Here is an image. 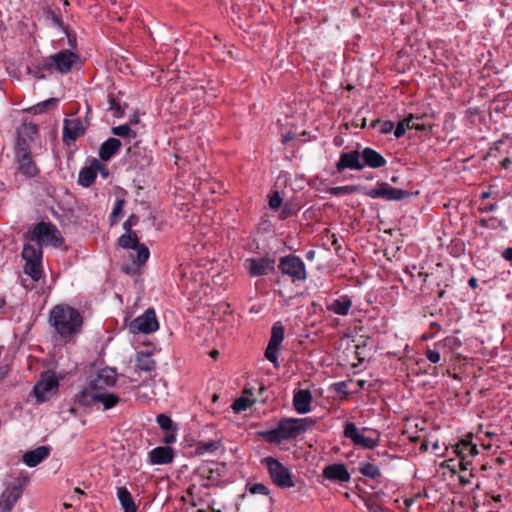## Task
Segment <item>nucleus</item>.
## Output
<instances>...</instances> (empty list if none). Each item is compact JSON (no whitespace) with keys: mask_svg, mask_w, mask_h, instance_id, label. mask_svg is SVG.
I'll list each match as a JSON object with an SVG mask.
<instances>
[{"mask_svg":"<svg viewBox=\"0 0 512 512\" xmlns=\"http://www.w3.org/2000/svg\"><path fill=\"white\" fill-rule=\"evenodd\" d=\"M49 324L61 339L68 342L81 332L83 318L71 306L56 305L49 313Z\"/></svg>","mask_w":512,"mask_h":512,"instance_id":"f257e3e1","label":"nucleus"},{"mask_svg":"<svg viewBox=\"0 0 512 512\" xmlns=\"http://www.w3.org/2000/svg\"><path fill=\"white\" fill-rule=\"evenodd\" d=\"M386 159L371 147L361 148L357 145V149L344 152L340 155L336 163L337 172L341 173L346 169L361 171L365 167L378 169L386 165Z\"/></svg>","mask_w":512,"mask_h":512,"instance_id":"f03ea898","label":"nucleus"},{"mask_svg":"<svg viewBox=\"0 0 512 512\" xmlns=\"http://www.w3.org/2000/svg\"><path fill=\"white\" fill-rule=\"evenodd\" d=\"M315 421L310 418H283L274 429L261 433L270 443L279 444L283 440L295 439L300 434L314 426Z\"/></svg>","mask_w":512,"mask_h":512,"instance_id":"7ed1b4c3","label":"nucleus"},{"mask_svg":"<svg viewBox=\"0 0 512 512\" xmlns=\"http://www.w3.org/2000/svg\"><path fill=\"white\" fill-rule=\"evenodd\" d=\"M30 240L36 241L40 248L43 244L59 247L63 242V238L57 227L47 222H40L32 228L30 231Z\"/></svg>","mask_w":512,"mask_h":512,"instance_id":"20e7f679","label":"nucleus"},{"mask_svg":"<svg viewBox=\"0 0 512 512\" xmlns=\"http://www.w3.org/2000/svg\"><path fill=\"white\" fill-rule=\"evenodd\" d=\"M22 258L25 261L24 272L34 281L42 277V248L32 244H25L22 250Z\"/></svg>","mask_w":512,"mask_h":512,"instance_id":"39448f33","label":"nucleus"},{"mask_svg":"<svg viewBox=\"0 0 512 512\" xmlns=\"http://www.w3.org/2000/svg\"><path fill=\"white\" fill-rule=\"evenodd\" d=\"M263 462L266 464L269 476L276 486L282 489L295 486L290 469L284 466L279 460L269 456L264 458Z\"/></svg>","mask_w":512,"mask_h":512,"instance_id":"423d86ee","label":"nucleus"},{"mask_svg":"<svg viewBox=\"0 0 512 512\" xmlns=\"http://www.w3.org/2000/svg\"><path fill=\"white\" fill-rule=\"evenodd\" d=\"M116 370L105 367L91 376L87 386L79 393L78 397L96 393V391H106L116 383Z\"/></svg>","mask_w":512,"mask_h":512,"instance_id":"0eeeda50","label":"nucleus"},{"mask_svg":"<svg viewBox=\"0 0 512 512\" xmlns=\"http://www.w3.org/2000/svg\"><path fill=\"white\" fill-rule=\"evenodd\" d=\"M362 194L371 199H383L385 201H402L410 197L411 192L408 190L391 187L387 182H377L376 186L371 189L362 191Z\"/></svg>","mask_w":512,"mask_h":512,"instance_id":"6e6552de","label":"nucleus"},{"mask_svg":"<svg viewBox=\"0 0 512 512\" xmlns=\"http://www.w3.org/2000/svg\"><path fill=\"white\" fill-rule=\"evenodd\" d=\"M117 244L119 247L124 249H135L137 250L136 259H133V264L138 268L145 264L149 258L150 252L146 245L139 242V238L136 232H125L118 238ZM134 258V255H131Z\"/></svg>","mask_w":512,"mask_h":512,"instance_id":"1a4fd4ad","label":"nucleus"},{"mask_svg":"<svg viewBox=\"0 0 512 512\" xmlns=\"http://www.w3.org/2000/svg\"><path fill=\"white\" fill-rule=\"evenodd\" d=\"M277 267L283 275L289 276L293 282L304 281L307 278L305 264L298 256L287 255L281 257Z\"/></svg>","mask_w":512,"mask_h":512,"instance_id":"9d476101","label":"nucleus"},{"mask_svg":"<svg viewBox=\"0 0 512 512\" xmlns=\"http://www.w3.org/2000/svg\"><path fill=\"white\" fill-rule=\"evenodd\" d=\"M276 259L273 255L266 254L263 257L247 258L244 268L251 277L265 276L275 271Z\"/></svg>","mask_w":512,"mask_h":512,"instance_id":"9b49d317","label":"nucleus"},{"mask_svg":"<svg viewBox=\"0 0 512 512\" xmlns=\"http://www.w3.org/2000/svg\"><path fill=\"white\" fill-rule=\"evenodd\" d=\"M15 157L18 164V170L26 177H34L38 169L32 159L31 151L25 140H18L15 149Z\"/></svg>","mask_w":512,"mask_h":512,"instance_id":"f8f14e48","label":"nucleus"},{"mask_svg":"<svg viewBox=\"0 0 512 512\" xmlns=\"http://www.w3.org/2000/svg\"><path fill=\"white\" fill-rule=\"evenodd\" d=\"M58 379L52 372H45L34 386V394L38 402L49 400L58 391Z\"/></svg>","mask_w":512,"mask_h":512,"instance_id":"ddd939ff","label":"nucleus"},{"mask_svg":"<svg viewBox=\"0 0 512 512\" xmlns=\"http://www.w3.org/2000/svg\"><path fill=\"white\" fill-rule=\"evenodd\" d=\"M79 55L70 51L62 50L54 55L49 56L45 61V67H55L62 74L69 73L74 64L79 61Z\"/></svg>","mask_w":512,"mask_h":512,"instance_id":"4468645a","label":"nucleus"},{"mask_svg":"<svg viewBox=\"0 0 512 512\" xmlns=\"http://www.w3.org/2000/svg\"><path fill=\"white\" fill-rule=\"evenodd\" d=\"M159 327L156 314L153 309H147L142 315L136 317L129 324V330L133 334H149Z\"/></svg>","mask_w":512,"mask_h":512,"instance_id":"2eb2a0df","label":"nucleus"},{"mask_svg":"<svg viewBox=\"0 0 512 512\" xmlns=\"http://www.w3.org/2000/svg\"><path fill=\"white\" fill-rule=\"evenodd\" d=\"M343 434L346 438L350 439L356 446H361L365 449L370 450L378 446V439H372L361 434L359 429L353 422L345 423Z\"/></svg>","mask_w":512,"mask_h":512,"instance_id":"dca6fc26","label":"nucleus"},{"mask_svg":"<svg viewBox=\"0 0 512 512\" xmlns=\"http://www.w3.org/2000/svg\"><path fill=\"white\" fill-rule=\"evenodd\" d=\"M322 475L325 479L345 483L350 481V473L343 463H333L324 467Z\"/></svg>","mask_w":512,"mask_h":512,"instance_id":"f3484780","label":"nucleus"},{"mask_svg":"<svg viewBox=\"0 0 512 512\" xmlns=\"http://www.w3.org/2000/svg\"><path fill=\"white\" fill-rule=\"evenodd\" d=\"M79 401L83 404H88L89 402H100L103 404L104 409L107 410L118 404L119 397L106 391H96V393L93 394L80 396Z\"/></svg>","mask_w":512,"mask_h":512,"instance_id":"a211bd4d","label":"nucleus"},{"mask_svg":"<svg viewBox=\"0 0 512 512\" xmlns=\"http://www.w3.org/2000/svg\"><path fill=\"white\" fill-rule=\"evenodd\" d=\"M84 134L83 123L80 118L66 119L63 126V141L67 144L76 141Z\"/></svg>","mask_w":512,"mask_h":512,"instance_id":"6ab92c4d","label":"nucleus"},{"mask_svg":"<svg viewBox=\"0 0 512 512\" xmlns=\"http://www.w3.org/2000/svg\"><path fill=\"white\" fill-rule=\"evenodd\" d=\"M22 490L16 485L8 486L0 496V512H11L21 497Z\"/></svg>","mask_w":512,"mask_h":512,"instance_id":"aec40b11","label":"nucleus"},{"mask_svg":"<svg viewBox=\"0 0 512 512\" xmlns=\"http://www.w3.org/2000/svg\"><path fill=\"white\" fill-rule=\"evenodd\" d=\"M173 458V449L169 446H158L149 452V462L153 465L169 464Z\"/></svg>","mask_w":512,"mask_h":512,"instance_id":"412c9836","label":"nucleus"},{"mask_svg":"<svg viewBox=\"0 0 512 512\" xmlns=\"http://www.w3.org/2000/svg\"><path fill=\"white\" fill-rule=\"evenodd\" d=\"M312 394L309 390L301 389L295 392L293 397L294 409L300 413L305 414L311 411Z\"/></svg>","mask_w":512,"mask_h":512,"instance_id":"4be33fe9","label":"nucleus"},{"mask_svg":"<svg viewBox=\"0 0 512 512\" xmlns=\"http://www.w3.org/2000/svg\"><path fill=\"white\" fill-rule=\"evenodd\" d=\"M49 448L46 446L37 447L34 450L26 452L22 460L29 467H35L49 456Z\"/></svg>","mask_w":512,"mask_h":512,"instance_id":"5701e85b","label":"nucleus"},{"mask_svg":"<svg viewBox=\"0 0 512 512\" xmlns=\"http://www.w3.org/2000/svg\"><path fill=\"white\" fill-rule=\"evenodd\" d=\"M121 148V141L117 138H109L102 143L99 149V158L102 161L110 160Z\"/></svg>","mask_w":512,"mask_h":512,"instance_id":"b1692460","label":"nucleus"},{"mask_svg":"<svg viewBox=\"0 0 512 512\" xmlns=\"http://www.w3.org/2000/svg\"><path fill=\"white\" fill-rule=\"evenodd\" d=\"M352 306V301L349 296L344 295L335 299L327 308L329 311L341 316L348 314Z\"/></svg>","mask_w":512,"mask_h":512,"instance_id":"393cba45","label":"nucleus"},{"mask_svg":"<svg viewBox=\"0 0 512 512\" xmlns=\"http://www.w3.org/2000/svg\"><path fill=\"white\" fill-rule=\"evenodd\" d=\"M117 497L123 512H136V505L132 499L131 493L126 487H119L117 489Z\"/></svg>","mask_w":512,"mask_h":512,"instance_id":"a878e982","label":"nucleus"},{"mask_svg":"<svg viewBox=\"0 0 512 512\" xmlns=\"http://www.w3.org/2000/svg\"><path fill=\"white\" fill-rule=\"evenodd\" d=\"M136 367L144 372H150L155 368V361L150 353L140 352L136 357Z\"/></svg>","mask_w":512,"mask_h":512,"instance_id":"bb28decb","label":"nucleus"},{"mask_svg":"<svg viewBox=\"0 0 512 512\" xmlns=\"http://www.w3.org/2000/svg\"><path fill=\"white\" fill-rule=\"evenodd\" d=\"M96 178V169L93 163L89 167H84L79 172L78 183L83 187H89Z\"/></svg>","mask_w":512,"mask_h":512,"instance_id":"cd10ccee","label":"nucleus"},{"mask_svg":"<svg viewBox=\"0 0 512 512\" xmlns=\"http://www.w3.org/2000/svg\"><path fill=\"white\" fill-rule=\"evenodd\" d=\"M456 453L457 455H463L467 458L475 456L478 454V449L475 444H473L471 441L468 440H462L459 444L456 446Z\"/></svg>","mask_w":512,"mask_h":512,"instance_id":"c85d7f7f","label":"nucleus"},{"mask_svg":"<svg viewBox=\"0 0 512 512\" xmlns=\"http://www.w3.org/2000/svg\"><path fill=\"white\" fill-rule=\"evenodd\" d=\"M364 190V187L360 185H345V186H337L331 187L328 189V193L333 196H341L346 194H352L356 192H361Z\"/></svg>","mask_w":512,"mask_h":512,"instance_id":"c756f323","label":"nucleus"},{"mask_svg":"<svg viewBox=\"0 0 512 512\" xmlns=\"http://www.w3.org/2000/svg\"><path fill=\"white\" fill-rule=\"evenodd\" d=\"M358 470L363 476L373 480L381 476L380 469L370 462L360 463Z\"/></svg>","mask_w":512,"mask_h":512,"instance_id":"7c9ffc66","label":"nucleus"},{"mask_svg":"<svg viewBox=\"0 0 512 512\" xmlns=\"http://www.w3.org/2000/svg\"><path fill=\"white\" fill-rule=\"evenodd\" d=\"M285 330L280 322H276L271 330V337L268 343L273 345L281 346L284 339Z\"/></svg>","mask_w":512,"mask_h":512,"instance_id":"2f4dec72","label":"nucleus"},{"mask_svg":"<svg viewBox=\"0 0 512 512\" xmlns=\"http://www.w3.org/2000/svg\"><path fill=\"white\" fill-rule=\"evenodd\" d=\"M414 119V115L409 114L407 117L397 123L393 129L396 139H400L405 135L406 129H409V123H411Z\"/></svg>","mask_w":512,"mask_h":512,"instance_id":"473e14b6","label":"nucleus"},{"mask_svg":"<svg viewBox=\"0 0 512 512\" xmlns=\"http://www.w3.org/2000/svg\"><path fill=\"white\" fill-rule=\"evenodd\" d=\"M415 119L409 123V129H415L418 131H428L431 130V124L425 122L426 114H422L420 116H415Z\"/></svg>","mask_w":512,"mask_h":512,"instance_id":"72a5a7b5","label":"nucleus"},{"mask_svg":"<svg viewBox=\"0 0 512 512\" xmlns=\"http://www.w3.org/2000/svg\"><path fill=\"white\" fill-rule=\"evenodd\" d=\"M111 132L113 135L123 138H136V132L130 128L129 124L113 127Z\"/></svg>","mask_w":512,"mask_h":512,"instance_id":"f704fd0d","label":"nucleus"},{"mask_svg":"<svg viewBox=\"0 0 512 512\" xmlns=\"http://www.w3.org/2000/svg\"><path fill=\"white\" fill-rule=\"evenodd\" d=\"M44 15L46 19L50 20L54 26L58 27L60 30L64 29L65 25L61 19V16L57 14L53 9L46 7L44 10Z\"/></svg>","mask_w":512,"mask_h":512,"instance_id":"c9c22d12","label":"nucleus"},{"mask_svg":"<svg viewBox=\"0 0 512 512\" xmlns=\"http://www.w3.org/2000/svg\"><path fill=\"white\" fill-rule=\"evenodd\" d=\"M280 346L273 345L271 343H268L266 350H265V357L267 360H269L275 368L279 367L277 352L279 350Z\"/></svg>","mask_w":512,"mask_h":512,"instance_id":"e433bc0d","label":"nucleus"},{"mask_svg":"<svg viewBox=\"0 0 512 512\" xmlns=\"http://www.w3.org/2000/svg\"><path fill=\"white\" fill-rule=\"evenodd\" d=\"M254 401L245 398V397H239L237 398L234 403L232 404L231 408L235 413H240L243 411H246Z\"/></svg>","mask_w":512,"mask_h":512,"instance_id":"4c0bfd02","label":"nucleus"},{"mask_svg":"<svg viewBox=\"0 0 512 512\" xmlns=\"http://www.w3.org/2000/svg\"><path fill=\"white\" fill-rule=\"evenodd\" d=\"M124 204H125V200L124 199H117L116 200L114 208H113V210H112V212L110 214V224L112 226L117 224V222H118L117 217L122 213Z\"/></svg>","mask_w":512,"mask_h":512,"instance_id":"58836bf2","label":"nucleus"},{"mask_svg":"<svg viewBox=\"0 0 512 512\" xmlns=\"http://www.w3.org/2000/svg\"><path fill=\"white\" fill-rule=\"evenodd\" d=\"M157 423L158 425L166 431H175L176 427H174L173 421L171 418L165 414H160L157 416Z\"/></svg>","mask_w":512,"mask_h":512,"instance_id":"ea45409f","label":"nucleus"},{"mask_svg":"<svg viewBox=\"0 0 512 512\" xmlns=\"http://www.w3.org/2000/svg\"><path fill=\"white\" fill-rule=\"evenodd\" d=\"M109 110H111L113 115L117 118L122 117L124 114L120 103L112 96L109 97Z\"/></svg>","mask_w":512,"mask_h":512,"instance_id":"a19ab883","label":"nucleus"},{"mask_svg":"<svg viewBox=\"0 0 512 512\" xmlns=\"http://www.w3.org/2000/svg\"><path fill=\"white\" fill-rule=\"evenodd\" d=\"M282 198L278 191H274L269 197V206L273 210H277L282 205Z\"/></svg>","mask_w":512,"mask_h":512,"instance_id":"79ce46f5","label":"nucleus"},{"mask_svg":"<svg viewBox=\"0 0 512 512\" xmlns=\"http://www.w3.org/2000/svg\"><path fill=\"white\" fill-rule=\"evenodd\" d=\"M139 222V217L135 214H132L128 217V219L123 223V229L125 232H135L133 227L136 226Z\"/></svg>","mask_w":512,"mask_h":512,"instance_id":"37998d69","label":"nucleus"},{"mask_svg":"<svg viewBox=\"0 0 512 512\" xmlns=\"http://www.w3.org/2000/svg\"><path fill=\"white\" fill-rule=\"evenodd\" d=\"M57 103H58V99L57 98H50L48 100H45V101L37 104L35 106V111L41 113L45 109H47L49 107H55Z\"/></svg>","mask_w":512,"mask_h":512,"instance_id":"c03bdc74","label":"nucleus"},{"mask_svg":"<svg viewBox=\"0 0 512 512\" xmlns=\"http://www.w3.org/2000/svg\"><path fill=\"white\" fill-rule=\"evenodd\" d=\"M296 213V209L292 204L285 203L280 212V219L285 220Z\"/></svg>","mask_w":512,"mask_h":512,"instance_id":"a18cd8bd","label":"nucleus"},{"mask_svg":"<svg viewBox=\"0 0 512 512\" xmlns=\"http://www.w3.org/2000/svg\"><path fill=\"white\" fill-rule=\"evenodd\" d=\"M249 491L251 494H262V495H268L269 489L267 486H265L262 483H255L252 484L249 488Z\"/></svg>","mask_w":512,"mask_h":512,"instance_id":"49530a36","label":"nucleus"},{"mask_svg":"<svg viewBox=\"0 0 512 512\" xmlns=\"http://www.w3.org/2000/svg\"><path fill=\"white\" fill-rule=\"evenodd\" d=\"M425 356L431 363L434 364L439 363L441 360L440 352L434 349H426Z\"/></svg>","mask_w":512,"mask_h":512,"instance_id":"de8ad7c7","label":"nucleus"},{"mask_svg":"<svg viewBox=\"0 0 512 512\" xmlns=\"http://www.w3.org/2000/svg\"><path fill=\"white\" fill-rule=\"evenodd\" d=\"M348 383L346 381H340L333 384L334 391L338 394H342L345 397H348L349 393L347 391Z\"/></svg>","mask_w":512,"mask_h":512,"instance_id":"09e8293b","label":"nucleus"},{"mask_svg":"<svg viewBox=\"0 0 512 512\" xmlns=\"http://www.w3.org/2000/svg\"><path fill=\"white\" fill-rule=\"evenodd\" d=\"M67 36L68 38V45L71 47V48H76L77 46V41H76V34L71 32L67 26L64 27V29H61Z\"/></svg>","mask_w":512,"mask_h":512,"instance_id":"8fccbe9b","label":"nucleus"},{"mask_svg":"<svg viewBox=\"0 0 512 512\" xmlns=\"http://www.w3.org/2000/svg\"><path fill=\"white\" fill-rule=\"evenodd\" d=\"M365 505L367 507V509L370 511V512H382L383 509L381 507L380 504H378L375 500H373L372 498H369L368 500L365 501Z\"/></svg>","mask_w":512,"mask_h":512,"instance_id":"3c124183","label":"nucleus"},{"mask_svg":"<svg viewBox=\"0 0 512 512\" xmlns=\"http://www.w3.org/2000/svg\"><path fill=\"white\" fill-rule=\"evenodd\" d=\"M92 163H93V166L96 169V173L99 171L103 178H107L108 177L109 169L107 168V166L100 164L98 162V160H96V159Z\"/></svg>","mask_w":512,"mask_h":512,"instance_id":"603ef678","label":"nucleus"},{"mask_svg":"<svg viewBox=\"0 0 512 512\" xmlns=\"http://www.w3.org/2000/svg\"><path fill=\"white\" fill-rule=\"evenodd\" d=\"M395 124L391 120L384 121L381 125L380 132L382 134H388L393 131Z\"/></svg>","mask_w":512,"mask_h":512,"instance_id":"864d4df0","label":"nucleus"},{"mask_svg":"<svg viewBox=\"0 0 512 512\" xmlns=\"http://www.w3.org/2000/svg\"><path fill=\"white\" fill-rule=\"evenodd\" d=\"M460 459L459 467L461 471H465L468 469V466L471 464V461L463 455H457Z\"/></svg>","mask_w":512,"mask_h":512,"instance_id":"5fc2aeb1","label":"nucleus"},{"mask_svg":"<svg viewBox=\"0 0 512 512\" xmlns=\"http://www.w3.org/2000/svg\"><path fill=\"white\" fill-rule=\"evenodd\" d=\"M501 257L512 266V247H507L501 252Z\"/></svg>","mask_w":512,"mask_h":512,"instance_id":"6e6d98bb","label":"nucleus"},{"mask_svg":"<svg viewBox=\"0 0 512 512\" xmlns=\"http://www.w3.org/2000/svg\"><path fill=\"white\" fill-rule=\"evenodd\" d=\"M295 137L296 133L289 131L282 136V143L287 144L288 142L292 141Z\"/></svg>","mask_w":512,"mask_h":512,"instance_id":"4d7b16f0","label":"nucleus"},{"mask_svg":"<svg viewBox=\"0 0 512 512\" xmlns=\"http://www.w3.org/2000/svg\"><path fill=\"white\" fill-rule=\"evenodd\" d=\"M175 440H176L175 434L174 433H169V434L165 435V437L163 439V442L165 444H171V443L175 442Z\"/></svg>","mask_w":512,"mask_h":512,"instance_id":"13d9d810","label":"nucleus"},{"mask_svg":"<svg viewBox=\"0 0 512 512\" xmlns=\"http://www.w3.org/2000/svg\"><path fill=\"white\" fill-rule=\"evenodd\" d=\"M204 448L208 451H214L218 448V443H216V442L205 443Z\"/></svg>","mask_w":512,"mask_h":512,"instance_id":"bf43d9fd","label":"nucleus"},{"mask_svg":"<svg viewBox=\"0 0 512 512\" xmlns=\"http://www.w3.org/2000/svg\"><path fill=\"white\" fill-rule=\"evenodd\" d=\"M502 168L504 169H508L510 167V164H511V160L510 158L506 157L504 158L501 162H500Z\"/></svg>","mask_w":512,"mask_h":512,"instance_id":"052dcab7","label":"nucleus"},{"mask_svg":"<svg viewBox=\"0 0 512 512\" xmlns=\"http://www.w3.org/2000/svg\"><path fill=\"white\" fill-rule=\"evenodd\" d=\"M468 285L469 287H471L472 289H475L477 288L478 286V281L475 277H471L469 280H468Z\"/></svg>","mask_w":512,"mask_h":512,"instance_id":"680f3d73","label":"nucleus"},{"mask_svg":"<svg viewBox=\"0 0 512 512\" xmlns=\"http://www.w3.org/2000/svg\"><path fill=\"white\" fill-rule=\"evenodd\" d=\"M352 125H355L356 127L364 128L366 126V119L361 118L360 123H358V121H353Z\"/></svg>","mask_w":512,"mask_h":512,"instance_id":"e2e57ef3","label":"nucleus"},{"mask_svg":"<svg viewBox=\"0 0 512 512\" xmlns=\"http://www.w3.org/2000/svg\"><path fill=\"white\" fill-rule=\"evenodd\" d=\"M497 207H498L497 203H490L489 205H487L485 207L484 210L487 211V212H492V211L496 210Z\"/></svg>","mask_w":512,"mask_h":512,"instance_id":"0e129e2a","label":"nucleus"},{"mask_svg":"<svg viewBox=\"0 0 512 512\" xmlns=\"http://www.w3.org/2000/svg\"><path fill=\"white\" fill-rule=\"evenodd\" d=\"M315 254H316V253H315V251H314V250H309V251H307V252H306V255H305V256H306V258H307L308 260H312V259L315 257Z\"/></svg>","mask_w":512,"mask_h":512,"instance_id":"69168bd1","label":"nucleus"},{"mask_svg":"<svg viewBox=\"0 0 512 512\" xmlns=\"http://www.w3.org/2000/svg\"><path fill=\"white\" fill-rule=\"evenodd\" d=\"M209 355L210 357L216 359L220 355V352L217 349H213L212 351H210Z\"/></svg>","mask_w":512,"mask_h":512,"instance_id":"338daca9","label":"nucleus"},{"mask_svg":"<svg viewBox=\"0 0 512 512\" xmlns=\"http://www.w3.org/2000/svg\"><path fill=\"white\" fill-rule=\"evenodd\" d=\"M479 224H480V226H481V227H483V228H488V227H489L488 220H487V219H484V218H483V219H480Z\"/></svg>","mask_w":512,"mask_h":512,"instance_id":"774afa93","label":"nucleus"}]
</instances>
